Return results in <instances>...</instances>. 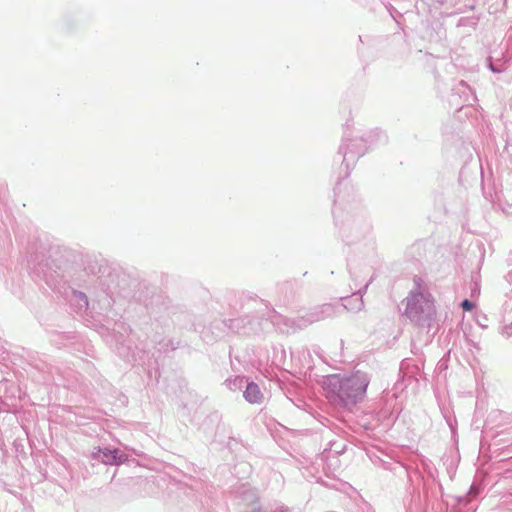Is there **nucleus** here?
<instances>
[{"label":"nucleus","instance_id":"f257e3e1","mask_svg":"<svg viewBox=\"0 0 512 512\" xmlns=\"http://www.w3.org/2000/svg\"><path fill=\"white\" fill-rule=\"evenodd\" d=\"M333 218L343 241L352 243L370 231V224L363 214L361 201L353 187L337 183L334 189Z\"/></svg>","mask_w":512,"mask_h":512},{"label":"nucleus","instance_id":"f03ea898","mask_svg":"<svg viewBox=\"0 0 512 512\" xmlns=\"http://www.w3.org/2000/svg\"><path fill=\"white\" fill-rule=\"evenodd\" d=\"M369 383V375L357 370L327 375L323 380V389L333 406L351 411L365 399Z\"/></svg>","mask_w":512,"mask_h":512},{"label":"nucleus","instance_id":"7ed1b4c3","mask_svg":"<svg viewBox=\"0 0 512 512\" xmlns=\"http://www.w3.org/2000/svg\"><path fill=\"white\" fill-rule=\"evenodd\" d=\"M413 288L402 301L405 304L403 315L412 324L430 329L436 321L435 300L421 277L415 276Z\"/></svg>","mask_w":512,"mask_h":512},{"label":"nucleus","instance_id":"20e7f679","mask_svg":"<svg viewBox=\"0 0 512 512\" xmlns=\"http://www.w3.org/2000/svg\"><path fill=\"white\" fill-rule=\"evenodd\" d=\"M382 140H385V135L379 129L371 130L362 136L353 138H350L348 134L345 133L338 152L343 156L342 164L346 168V175H349L350 170L354 167L357 160L361 158L371 146Z\"/></svg>","mask_w":512,"mask_h":512},{"label":"nucleus","instance_id":"39448f33","mask_svg":"<svg viewBox=\"0 0 512 512\" xmlns=\"http://www.w3.org/2000/svg\"><path fill=\"white\" fill-rule=\"evenodd\" d=\"M31 274L36 280L44 281L52 289L56 288L62 279L54 260L43 255L40 258L36 256L32 261Z\"/></svg>","mask_w":512,"mask_h":512},{"label":"nucleus","instance_id":"423d86ee","mask_svg":"<svg viewBox=\"0 0 512 512\" xmlns=\"http://www.w3.org/2000/svg\"><path fill=\"white\" fill-rule=\"evenodd\" d=\"M339 307L331 303H325L313 307L305 316L291 321L298 329H303L308 325L333 317L337 314Z\"/></svg>","mask_w":512,"mask_h":512},{"label":"nucleus","instance_id":"0eeeda50","mask_svg":"<svg viewBox=\"0 0 512 512\" xmlns=\"http://www.w3.org/2000/svg\"><path fill=\"white\" fill-rule=\"evenodd\" d=\"M126 281L125 275H121L117 272H110L107 276H105L101 280V285L103 287L104 293L107 296V305H111V301H113L114 295L120 293L123 289L122 283Z\"/></svg>","mask_w":512,"mask_h":512},{"label":"nucleus","instance_id":"6e6552de","mask_svg":"<svg viewBox=\"0 0 512 512\" xmlns=\"http://www.w3.org/2000/svg\"><path fill=\"white\" fill-rule=\"evenodd\" d=\"M91 457L105 465H120L127 460V456L118 449L94 448Z\"/></svg>","mask_w":512,"mask_h":512},{"label":"nucleus","instance_id":"1a4fd4ad","mask_svg":"<svg viewBox=\"0 0 512 512\" xmlns=\"http://www.w3.org/2000/svg\"><path fill=\"white\" fill-rule=\"evenodd\" d=\"M372 278L358 291L352 293L351 296H346L341 298L343 301L342 306L344 309L350 312H359L364 307L363 296L366 293L368 286L372 282Z\"/></svg>","mask_w":512,"mask_h":512},{"label":"nucleus","instance_id":"9d476101","mask_svg":"<svg viewBox=\"0 0 512 512\" xmlns=\"http://www.w3.org/2000/svg\"><path fill=\"white\" fill-rule=\"evenodd\" d=\"M479 494V488L472 485L467 494L456 496L455 506L452 508V512H471L472 508H467L472 497H476Z\"/></svg>","mask_w":512,"mask_h":512},{"label":"nucleus","instance_id":"9b49d317","mask_svg":"<svg viewBox=\"0 0 512 512\" xmlns=\"http://www.w3.org/2000/svg\"><path fill=\"white\" fill-rule=\"evenodd\" d=\"M223 324L234 333L247 334L251 330L247 325H252V319L249 317H239L223 321Z\"/></svg>","mask_w":512,"mask_h":512},{"label":"nucleus","instance_id":"f8f14e48","mask_svg":"<svg viewBox=\"0 0 512 512\" xmlns=\"http://www.w3.org/2000/svg\"><path fill=\"white\" fill-rule=\"evenodd\" d=\"M453 95H458L463 104H470L476 99V96L471 87L463 80L459 81L454 86Z\"/></svg>","mask_w":512,"mask_h":512},{"label":"nucleus","instance_id":"ddd939ff","mask_svg":"<svg viewBox=\"0 0 512 512\" xmlns=\"http://www.w3.org/2000/svg\"><path fill=\"white\" fill-rule=\"evenodd\" d=\"M245 400L251 404H260L263 400V394L258 386L254 382H246L245 390L243 392Z\"/></svg>","mask_w":512,"mask_h":512},{"label":"nucleus","instance_id":"4468645a","mask_svg":"<svg viewBox=\"0 0 512 512\" xmlns=\"http://www.w3.org/2000/svg\"><path fill=\"white\" fill-rule=\"evenodd\" d=\"M377 423H369L365 424V429L374 430L378 426H383V429H387L391 426V424L395 421L396 417L390 413L387 409L381 410L377 415Z\"/></svg>","mask_w":512,"mask_h":512},{"label":"nucleus","instance_id":"2eb2a0df","mask_svg":"<svg viewBox=\"0 0 512 512\" xmlns=\"http://www.w3.org/2000/svg\"><path fill=\"white\" fill-rule=\"evenodd\" d=\"M71 302L72 304L76 305L79 310L87 309L89 306L86 294L77 290L72 291Z\"/></svg>","mask_w":512,"mask_h":512},{"label":"nucleus","instance_id":"dca6fc26","mask_svg":"<svg viewBox=\"0 0 512 512\" xmlns=\"http://www.w3.org/2000/svg\"><path fill=\"white\" fill-rule=\"evenodd\" d=\"M423 469L427 473V475L436 481L438 479V469L432 464L431 461L424 460L423 463Z\"/></svg>","mask_w":512,"mask_h":512},{"label":"nucleus","instance_id":"f3484780","mask_svg":"<svg viewBox=\"0 0 512 512\" xmlns=\"http://www.w3.org/2000/svg\"><path fill=\"white\" fill-rule=\"evenodd\" d=\"M442 414L451 432L455 433L457 426L455 416L448 409H442Z\"/></svg>","mask_w":512,"mask_h":512},{"label":"nucleus","instance_id":"a211bd4d","mask_svg":"<svg viewBox=\"0 0 512 512\" xmlns=\"http://www.w3.org/2000/svg\"><path fill=\"white\" fill-rule=\"evenodd\" d=\"M247 382V379L245 377H236L232 380H226L227 386L231 390H236L237 388H242L245 383Z\"/></svg>","mask_w":512,"mask_h":512},{"label":"nucleus","instance_id":"6ab92c4d","mask_svg":"<svg viewBox=\"0 0 512 512\" xmlns=\"http://www.w3.org/2000/svg\"><path fill=\"white\" fill-rule=\"evenodd\" d=\"M117 352H118V354H119L121 357H123L127 362L136 361L134 354H132V355L130 356V354H129V353H126V352H125V347H124V345H123V344H121L120 346H117Z\"/></svg>","mask_w":512,"mask_h":512},{"label":"nucleus","instance_id":"aec40b11","mask_svg":"<svg viewBox=\"0 0 512 512\" xmlns=\"http://www.w3.org/2000/svg\"><path fill=\"white\" fill-rule=\"evenodd\" d=\"M460 306L462 307V309L464 311H471L474 308L475 304L472 301L468 300V299H464L460 303Z\"/></svg>","mask_w":512,"mask_h":512},{"label":"nucleus","instance_id":"412c9836","mask_svg":"<svg viewBox=\"0 0 512 512\" xmlns=\"http://www.w3.org/2000/svg\"><path fill=\"white\" fill-rule=\"evenodd\" d=\"M502 334L512 336V322L502 327Z\"/></svg>","mask_w":512,"mask_h":512},{"label":"nucleus","instance_id":"4be33fe9","mask_svg":"<svg viewBox=\"0 0 512 512\" xmlns=\"http://www.w3.org/2000/svg\"><path fill=\"white\" fill-rule=\"evenodd\" d=\"M397 467L399 469H402V470L405 471V473L407 474V477H408V483L410 485H412V474H411V472L407 468H405L404 466L398 465Z\"/></svg>","mask_w":512,"mask_h":512},{"label":"nucleus","instance_id":"5701e85b","mask_svg":"<svg viewBox=\"0 0 512 512\" xmlns=\"http://www.w3.org/2000/svg\"><path fill=\"white\" fill-rule=\"evenodd\" d=\"M468 346L470 347V350H472V348L475 349L476 351L480 350L479 345L472 340H468Z\"/></svg>","mask_w":512,"mask_h":512},{"label":"nucleus","instance_id":"b1692460","mask_svg":"<svg viewBox=\"0 0 512 512\" xmlns=\"http://www.w3.org/2000/svg\"><path fill=\"white\" fill-rule=\"evenodd\" d=\"M490 70L493 71L494 73H499L501 70L497 69L496 67H494L492 64H490L489 66Z\"/></svg>","mask_w":512,"mask_h":512},{"label":"nucleus","instance_id":"393cba45","mask_svg":"<svg viewBox=\"0 0 512 512\" xmlns=\"http://www.w3.org/2000/svg\"><path fill=\"white\" fill-rule=\"evenodd\" d=\"M414 474L418 475L420 478H422V476L419 474L418 470H415L414 471Z\"/></svg>","mask_w":512,"mask_h":512},{"label":"nucleus","instance_id":"a878e982","mask_svg":"<svg viewBox=\"0 0 512 512\" xmlns=\"http://www.w3.org/2000/svg\"><path fill=\"white\" fill-rule=\"evenodd\" d=\"M335 452H336V453H341V452H343V447H342L341 449H339V450H335Z\"/></svg>","mask_w":512,"mask_h":512}]
</instances>
